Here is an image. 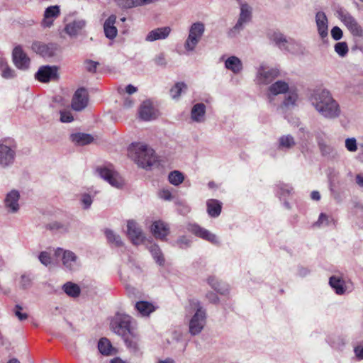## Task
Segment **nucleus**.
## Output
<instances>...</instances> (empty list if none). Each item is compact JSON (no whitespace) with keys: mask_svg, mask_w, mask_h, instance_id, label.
<instances>
[{"mask_svg":"<svg viewBox=\"0 0 363 363\" xmlns=\"http://www.w3.org/2000/svg\"><path fill=\"white\" fill-rule=\"evenodd\" d=\"M31 49L44 58H52L60 51V45L52 42L45 43L40 41H34L31 45Z\"/></svg>","mask_w":363,"mask_h":363,"instance_id":"9","label":"nucleus"},{"mask_svg":"<svg viewBox=\"0 0 363 363\" xmlns=\"http://www.w3.org/2000/svg\"><path fill=\"white\" fill-rule=\"evenodd\" d=\"M130 150L133 160L138 165L145 169H150L158 162L155 150L147 145L137 144Z\"/></svg>","mask_w":363,"mask_h":363,"instance_id":"3","label":"nucleus"},{"mask_svg":"<svg viewBox=\"0 0 363 363\" xmlns=\"http://www.w3.org/2000/svg\"><path fill=\"white\" fill-rule=\"evenodd\" d=\"M60 15V7L58 6H51L48 7L44 12V18L42 25L44 27H50L53 23L52 18H55Z\"/></svg>","mask_w":363,"mask_h":363,"instance_id":"27","label":"nucleus"},{"mask_svg":"<svg viewBox=\"0 0 363 363\" xmlns=\"http://www.w3.org/2000/svg\"><path fill=\"white\" fill-rule=\"evenodd\" d=\"M208 284L218 293L225 294L228 291V287L224 283L220 282L216 277H210Z\"/></svg>","mask_w":363,"mask_h":363,"instance_id":"39","label":"nucleus"},{"mask_svg":"<svg viewBox=\"0 0 363 363\" xmlns=\"http://www.w3.org/2000/svg\"><path fill=\"white\" fill-rule=\"evenodd\" d=\"M171 33V28L169 26L157 28L150 30L145 37L147 42H153L158 40L166 39Z\"/></svg>","mask_w":363,"mask_h":363,"instance_id":"23","label":"nucleus"},{"mask_svg":"<svg viewBox=\"0 0 363 363\" xmlns=\"http://www.w3.org/2000/svg\"><path fill=\"white\" fill-rule=\"evenodd\" d=\"M86 64V69L88 72L94 73L96 72L97 65H99V62H94L91 60H86L85 61Z\"/></svg>","mask_w":363,"mask_h":363,"instance_id":"55","label":"nucleus"},{"mask_svg":"<svg viewBox=\"0 0 363 363\" xmlns=\"http://www.w3.org/2000/svg\"><path fill=\"white\" fill-rule=\"evenodd\" d=\"M23 308L19 304L15 306L13 312L15 315L18 318L19 320H25L28 318V314L26 313H21Z\"/></svg>","mask_w":363,"mask_h":363,"instance_id":"53","label":"nucleus"},{"mask_svg":"<svg viewBox=\"0 0 363 363\" xmlns=\"http://www.w3.org/2000/svg\"><path fill=\"white\" fill-rule=\"evenodd\" d=\"M92 201V199L89 194H85L82 196V203L84 205V209H88L91 206Z\"/></svg>","mask_w":363,"mask_h":363,"instance_id":"59","label":"nucleus"},{"mask_svg":"<svg viewBox=\"0 0 363 363\" xmlns=\"http://www.w3.org/2000/svg\"><path fill=\"white\" fill-rule=\"evenodd\" d=\"M140 118L145 121L156 118V111L150 100L143 101L139 108Z\"/></svg>","mask_w":363,"mask_h":363,"instance_id":"20","label":"nucleus"},{"mask_svg":"<svg viewBox=\"0 0 363 363\" xmlns=\"http://www.w3.org/2000/svg\"><path fill=\"white\" fill-rule=\"evenodd\" d=\"M39 261L45 266H48L52 262L50 253L46 251L41 252L38 255Z\"/></svg>","mask_w":363,"mask_h":363,"instance_id":"50","label":"nucleus"},{"mask_svg":"<svg viewBox=\"0 0 363 363\" xmlns=\"http://www.w3.org/2000/svg\"><path fill=\"white\" fill-rule=\"evenodd\" d=\"M226 69L231 70L233 73L238 74L242 69L241 60L235 56L229 57L225 62Z\"/></svg>","mask_w":363,"mask_h":363,"instance_id":"34","label":"nucleus"},{"mask_svg":"<svg viewBox=\"0 0 363 363\" xmlns=\"http://www.w3.org/2000/svg\"><path fill=\"white\" fill-rule=\"evenodd\" d=\"M191 240L184 235L178 238L174 244V245L182 250L187 249L191 246Z\"/></svg>","mask_w":363,"mask_h":363,"instance_id":"48","label":"nucleus"},{"mask_svg":"<svg viewBox=\"0 0 363 363\" xmlns=\"http://www.w3.org/2000/svg\"><path fill=\"white\" fill-rule=\"evenodd\" d=\"M160 197L165 201H171L172 199V195L169 190L163 189L160 193Z\"/></svg>","mask_w":363,"mask_h":363,"instance_id":"61","label":"nucleus"},{"mask_svg":"<svg viewBox=\"0 0 363 363\" xmlns=\"http://www.w3.org/2000/svg\"><path fill=\"white\" fill-rule=\"evenodd\" d=\"M105 235L109 243L115 245L116 247L123 246V242L119 235L116 234L111 229L105 230Z\"/></svg>","mask_w":363,"mask_h":363,"instance_id":"41","label":"nucleus"},{"mask_svg":"<svg viewBox=\"0 0 363 363\" xmlns=\"http://www.w3.org/2000/svg\"><path fill=\"white\" fill-rule=\"evenodd\" d=\"M279 70L277 68L266 69L264 66H260L257 74V81L259 84H269L275 78L279 77Z\"/></svg>","mask_w":363,"mask_h":363,"instance_id":"16","label":"nucleus"},{"mask_svg":"<svg viewBox=\"0 0 363 363\" xmlns=\"http://www.w3.org/2000/svg\"><path fill=\"white\" fill-rule=\"evenodd\" d=\"M207 211L210 216L218 217L221 212L222 203L216 199H210L206 203Z\"/></svg>","mask_w":363,"mask_h":363,"instance_id":"35","label":"nucleus"},{"mask_svg":"<svg viewBox=\"0 0 363 363\" xmlns=\"http://www.w3.org/2000/svg\"><path fill=\"white\" fill-rule=\"evenodd\" d=\"M252 17V9L247 3L240 4V13L235 25L229 30V38L236 37L245 28V25L251 21Z\"/></svg>","mask_w":363,"mask_h":363,"instance_id":"6","label":"nucleus"},{"mask_svg":"<svg viewBox=\"0 0 363 363\" xmlns=\"http://www.w3.org/2000/svg\"><path fill=\"white\" fill-rule=\"evenodd\" d=\"M135 307L143 316H148L155 310V306L148 301H138Z\"/></svg>","mask_w":363,"mask_h":363,"instance_id":"37","label":"nucleus"},{"mask_svg":"<svg viewBox=\"0 0 363 363\" xmlns=\"http://www.w3.org/2000/svg\"><path fill=\"white\" fill-rule=\"evenodd\" d=\"M345 147L350 152H355L357 150V140L354 138H350L345 140Z\"/></svg>","mask_w":363,"mask_h":363,"instance_id":"51","label":"nucleus"},{"mask_svg":"<svg viewBox=\"0 0 363 363\" xmlns=\"http://www.w3.org/2000/svg\"><path fill=\"white\" fill-rule=\"evenodd\" d=\"M46 229L51 231H57L62 233H68L70 225L69 223H62L60 221H52L45 225Z\"/></svg>","mask_w":363,"mask_h":363,"instance_id":"36","label":"nucleus"},{"mask_svg":"<svg viewBox=\"0 0 363 363\" xmlns=\"http://www.w3.org/2000/svg\"><path fill=\"white\" fill-rule=\"evenodd\" d=\"M148 250L155 262L160 266H164L165 263V259L159 245L155 243L151 244L148 247Z\"/></svg>","mask_w":363,"mask_h":363,"instance_id":"33","label":"nucleus"},{"mask_svg":"<svg viewBox=\"0 0 363 363\" xmlns=\"http://www.w3.org/2000/svg\"><path fill=\"white\" fill-rule=\"evenodd\" d=\"M131 319L128 315L117 313L111 321V328L113 333L122 337L128 348L136 350L138 347L133 340Z\"/></svg>","mask_w":363,"mask_h":363,"instance_id":"2","label":"nucleus"},{"mask_svg":"<svg viewBox=\"0 0 363 363\" xmlns=\"http://www.w3.org/2000/svg\"><path fill=\"white\" fill-rule=\"evenodd\" d=\"M298 99V94L294 91H289L287 96L282 102L281 108L283 110H288L293 108L296 105V101Z\"/></svg>","mask_w":363,"mask_h":363,"instance_id":"40","label":"nucleus"},{"mask_svg":"<svg viewBox=\"0 0 363 363\" xmlns=\"http://www.w3.org/2000/svg\"><path fill=\"white\" fill-rule=\"evenodd\" d=\"M86 25V22L84 19L74 20L65 26V31L69 37L76 38Z\"/></svg>","mask_w":363,"mask_h":363,"instance_id":"22","label":"nucleus"},{"mask_svg":"<svg viewBox=\"0 0 363 363\" xmlns=\"http://www.w3.org/2000/svg\"><path fill=\"white\" fill-rule=\"evenodd\" d=\"M189 231H190L194 235L204 239L206 236V233H207L208 230L201 227L198 224H190L188 227Z\"/></svg>","mask_w":363,"mask_h":363,"instance_id":"44","label":"nucleus"},{"mask_svg":"<svg viewBox=\"0 0 363 363\" xmlns=\"http://www.w3.org/2000/svg\"><path fill=\"white\" fill-rule=\"evenodd\" d=\"M32 279L26 274H23L21 277L20 285L22 289H28L31 286Z\"/></svg>","mask_w":363,"mask_h":363,"instance_id":"54","label":"nucleus"},{"mask_svg":"<svg viewBox=\"0 0 363 363\" xmlns=\"http://www.w3.org/2000/svg\"><path fill=\"white\" fill-rule=\"evenodd\" d=\"M289 86L288 83L284 81L278 80L274 83L272 84L267 89V97L271 102L273 100V97L281 94H286L289 91Z\"/></svg>","mask_w":363,"mask_h":363,"instance_id":"19","label":"nucleus"},{"mask_svg":"<svg viewBox=\"0 0 363 363\" xmlns=\"http://www.w3.org/2000/svg\"><path fill=\"white\" fill-rule=\"evenodd\" d=\"M190 306L196 310L194 315L189 321V333L192 335L199 334L203 330L206 318V310L203 308L199 301L192 299L189 301Z\"/></svg>","mask_w":363,"mask_h":363,"instance_id":"5","label":"nucleus"},{"mask_svg":"<svg viewBox=\"0 0 363 363\" xmlns=\"http://www.w3.org/2000/svg\"><path fill=\"white\" fill-rule=\"evenodd\" d=\"M284 51L294 55H303L306 52V48L299 41L289 38Z\"/></svg>","mask_w":363,"mask_h":363,"instance_id":"28","label":"nucleus"},{"mask_svg":"<svg viewBox=\"0 0 363 363\" xmlns=\"http://www.w3.org/2000/svg\"><path fill=\"white\" fill-rule=\"evenodd\" d=\"M116 16L113 14L108 16L104 23V30L105 36L110 39H114L118 33V30L115 26Z\"/></svg>","mask_w":363,"mask_h":363,"instance_id":"24","label":"nucleus"},{"mask_svg":"<svg viewBox=\"0 0 363 363\" xmlns=\"http://www.w3.org/2000/svg\"><path fill=\"white\" fill-rule=\"evenodd\" d=\"M64 292L72 298H77L80 295L81 289L80 287L77 284L71 281L65 283L62 286Z\"/></svg>","mask_w":363,"mask_h":363,"instance_id":"38","label":"nucleus"},{"mask_svg":"<svg viewBox=\"0 0 363 363\" xmlns=\"http://www.w3.org/2000/svg\"><path fill=\"white\" fill-rule=\"evenodd\" d=\"M315 21L318 35L323 43L328 40V19L325 12L319 11L315 13Z\"/></svg>","mask_w":363,"mask_h":363,"instance_id":"13","label":"nucleus"},{"mask_svg":"<svg viewBox=\"0 0 363 363\" xmlns=\"http://www.w3.org/2000/svg\"><path fill=\"white\" fill-rule=\"evenodd\" d=\"M127 235L135 245L141 244L145 240L142 229L133 220H130L127 223Z\"/></svg>","mask_w":363,"mask_h":363,"instance_id":"14","label":"nucleus"},{"mask_svg":"<svg viewBox=\"0 0 363 363\" xmlns=\"http://www.w3.org/2000/svg\"><path fill=\"white\" fill-rule=\"evenodd\" d=\"M151 232L158 239L164 240L169 233V228L167 223L162 220H156L151 225Z\"/></svg>","mask_w":363,"mask_h":363,"instance_id":"21","label":"nucleus"},{"mask_svg":"<svg viewBox=\"0 0 363 363\" xmlns=\"http://www.w3.org/2000/svg\"><path fill=\"white\" fill-rule=\"evenodd\" d=\"M55 255L57 257L62 255V260L63 265L69 270L72 271L75 269L77 266V255L70 250H64L61 248H57L55 250Z\"/></svg>","mask_w":363,"mask_h":363,"instance_id":"17","label":"nucleus"},{"mask_svg":"<svg viewBox=\"0 0 363 363\" xmlns=\"http://www.w3.org/2000/svg\"><path fill=\"white\" fill-rule=\"evenodd\" d=\"M334 50L340 57H345L349 51L348 45L346 42H339L335 43Z\"/></svg>","mask_w":363,"mask_h":363,"instance_id":"46","label":"nucleus"},{"mask_svg":"<svg viewBox=\"0 0 363 363\" xmlns=\"http://www.w3.org/2000/svg\"><path fill=\"white\" fill-rule=\"evenodd\" d=\"M310 101L315 109L327 119H335L340 115L338 103L326 89L314 90L310 96Z\"/></svg>","mask_w":363,"mask_h":363,"instance_id":"1","label":"nucleus"},{"mask_svg":"<svg viewBox=\"0 0 363 363\" xmlns=\"http://www.w3.org/2000/svg\"><path fill=\"white\" fill-rule=\"evenodd\" d=\"M96 172L101 178L106 181L112 186L119 189L123 185V180L119 174L113 169L111 164L98 167Z\"/></svg>","mask_w":363,"mask_h":363,"instance_id":"10","label":"nucleus"},{"mask_svg":"<svg viewBox=\"0 0 363 363\" xmlns=\"http://www.w3.org/2000/svg\"><path fill=\"white\" fill-rule=\"evenodd\" d=\"M331 37L335 40H340L343 37V32L338 26H334L330 31Z\"/></svg>","mask_w":363,"mask_h":363,"instance_id":"52","label":"nucleus"},{"mask_svg":"<svg viewBox=\"0 0 363 363\" xmlns=\"http://www.w3.org/2000/svg\"><path fill=\"white\" fill-rule=\"evenodd\" d=\"M89 102L88 91L84 87L77 89L72 99L71 106L76 111H81L84 109Z\"/></svg>","mask_w":363,"mask_h":363,"instance_id":"12","label":"nucleus"},{"mask_svg":"<svg viewBox=\"0 0 363 363\" xmlns=\"http://www.w3.org/2000/svg\"><path fill=\"white\" fill-rule=\"evenodd\" d=\"M168 179L172 184L178 186L184 180V176L181 172L174 170L169 173Z\"/></svg>","mask_w":363,"mask_h":363,"instance_id":"43","label":"nucleus"},{"mask_svg":"<svg viewBox=\"0 0 363 363\" xmlns=\"http://www.w3.org/2000/svg\"><path fill=\"white\" fill-rule=\"evenodd\" d=\"M318 145L322 156L328 158V160H335L338 157V153L336 149L327 144L323 139L318 140Z\"/></svg>","mask_w":363,"mask_h":363,"instance_id":"26","label":"nucleus"},{"mask_svg":"<svg viewBox=\"0 0 363 363\" xmlns=\"http://www.w3.org/2000/svg\"><path fill=\"white\" fill-rule=\"evenodd\" d=\"M1 75L4 79H11L16 77V72L7 65L1 71Z\"/></svg>","mask_w":363,"mask_h":363,"instance_id":"49","label":"nucleus"},{"mask_svg":"<svg viewBox=\"0 0 363 363\" xmlns=\"http://www.w3.org/2000/svg\"><path fill=\"white\" fill-rule=\"evenodd\" d=\"M323 224L325 225L329 224V218L326 214L321 213L319 216L318 220L315 222V225L320 226Z\"/></svg>","mask_w":363,"mask_h":363,"instance_id":"56","label":"nucleus"},{"mask_svg":"<svg viewBox=\"0 0 363 363\" xmlns=\"http://www.w3.org/2000/svg\"><path fill=\"white\" fill-rule=\"evenodd\" d=\"M329 284L337 295H342L346 291L345 281L341 277L336 276L330 277Z\"/></svg>","mask_w":363,"mask_h":363,"instance_id":"31","label":"nucleus"},{"mask_svg":"<svg viewBox=\"0 0 363 363\" xmlns=\"http://www.w3.org/2000/svg\"><path fill=\"white\" fill-rule=\"evenodd\" d=\"M296 145L294 138L291 135H284L279 137L277 143V149L281 151H287Z\"/></svg>","mask_w":363,"mask_h":363,"instance_id":"30","label":"nucleus"},{"mask_svg":"<svg viewBox=\"0 0 363 363\" xmlns=\"http://www.w3.org/2000/svg\"><path fill=\"white\" fill-rule=\"evenodd\" d=\"M355 355L359 359H363V346L357 345L354 348Z\"/></svg>","mask_w":363,"mask_h":363,"instance_id":"63","label":"nucleus"},{"mask_svg":"<svg viewBox=\"0 0 363 363\" xmlns=\"http://www.w3.org/2000/svg\"><path fill=\"white\" fill-rule=\"evenodd\" d=\"M310 271L303 267H298V275L301 277H304L309 274Z\"/></svg>","mask_w":363,"mask_h":363,"instance_id":"64","label":"nucleus"},{"mask_svg":"<svg viewBox=\"0 0 363 363\" xmlns=\"http://www.w3.org/2000/svg\"><path fill=\"white\" fill-rule=\"evenodd\" d=\"M155 63L158 66L165 67L167 61L165 60L164 54L160 53L157 55L154 59Z\"/></svg>","mask_w":363,"mask_h":363,"instance_id":"57","label":"nucleus"},{"mask_svg":"<svg viewBox=\"0 0 363 363\" xmlns=\"http://www.w3.org/2000/svg\"><path fill=\"white\" fill-rule=\"evenodd\" d=\"M267 38L271 43L284 51L287 44L288 38L283 33L279 31L269 32L267 33Z\"/></svg>","mask_w":363,"mask_h":363,"instance_id":"25","label":"nucleus"},{"mask_svg":"<svg viewBox=\"0 0 363 363\" xmlns=\"http://www.w3.org/2000/svg\"><path fill=\"white\" fill-rule=\"evenodd\" d=\"M186 84L184 82H177L170 89V94L172 99H178L182 93L183 89H186Z\"/></svg>","mask_w":363,"mask_h":363,"instance_id":"47","label":"nucleus"},{"mask_svg":"<svg viewBox=\"0 0 363 363\" xmlns=\"http://www.w3.org/2000/svg\"><path fill=\"white\" fill-rule=\"evenodd\" d=\"M20 199V194L17 190H11L9 192L5 197L4 204L8 211L11 213H15L19 210L18 201Z\"/></svg>","mask_w":363,"mask_h":363,"instance_id":"18","label":"nucleus"},{"mask_svg":"<svg viewBox=\"0 0 363 363\" xmlns=\"http://www.w3.org/2000/svg\"><path fill=\"white\" fill-rule=\"evenodd\" d=\"M206 105L203 103L194 104L191 111V118L193 121L201 123L204 121L206 114Z\"/></svg>","mask_w":363,"mask_h":363,"instance_id":"29","label":"nucleus"},{"mask_svg":"<svg viewBox=\"0 0 363 363\" xmlns=\"http://www.w3.org/2000/svg\"><path fill=\"white\" fill-rule=\"evenodd\" d=\"M35 78L43 83L57 81L59 79L58 67L55 65L41 66L35 74Z\"/></svg>","mask_w":363,"mask_h":363,"instance_id":"11","label":"nucleus"},{"mask_svg":"<svg viewBox=\"0 0 363 363\" xmlns=\"http://www.w3.org/2000/svg\"><path fill=\"white\" fill-rule=\"evenodd\" d=\"M98 349L102 354L108 355L111 354L112 345L107 338L102 337L99 341Z\"/></svg>","mask_w":363,"mask_h":363,"instance_id":"42","label":"nucleus"},{"mask_svg":"<svg viewBox=\"0 0 363 363\" xmlns=\"http://www.w3.org/2000/svg\"><path fill=\"white\" fill-rule=\"evenodd\" d=\"M13 62L16 67L20 69H27L30 65V58L27 54L23 50L21 45L14 48L12 52Z\"/></svg>","mask_w":363,"mask_h":363,"instance_id":"15","label":"nucleus"},{"mask_svg":"<svg viewBox=\"0 0 363 363\" xmlns=\"http://www.w3.org/2000/svg\"><path fill=\"white\" fill-rule=\"evenodd\" d=\"M70 138L72 141L78 145H86L90 144L94 140L91 135L84 133H73Z\"/></svg>","mask_w":363,"mask_h":363,"instance_id":"32","label":"nucleus"},{"mask_svg":"<svg viewBox=\"0 0 363 363\" xmlns=\"http://www.w3.org/2000/svg\"><path fill=\"white\" fill-rule=\"evenodd\" d=\"M205 31V25L202 22H196L191 24L189 35L184 43V48L187 51L194 50Z\"/></svg>","mask_w":363,"mask_h":363,"instance_id":"8","label":"nucleus"},{"mask_svg":"<svg viewBox=\"0 0 363 363\" xmlns=\"http://www.w3.org/2000/svg\"><path fill=\"white\" fill-rule=\"evenodd\" d=\"M203 240H207L214 245L219 243L217 236L215 234L211 233L209 230L206 233V236Z\"/></svg>","mask_w":363,"mask_h":363,"instance_id":"58","label":"nucleus"},{"mask_svg":"<svg viewBox=\"0 0 363 363\" xmlns=\"http://www.w3.org/2000/svg\"><path fill=\"white\" fill-rule=\"evenodd\" d=\"M17 143L12 138H4L0 140V167L7 168L15 161Z\"/></svg>","mask_w":363,"mask_h":363,"instance_id":"4","label":"nucleus"},{"mask_svg":"<svg viewBox=\"0 0 363 363\" xmlns=\"http://www.w3.org/2000/svg\"><path fill=\"white\" fill-rule=\"evenodd\" d=\"M206 298L209 300L211 303H217L219 301V298L218 296L213 292H208L206 294Z\"/></svg>","mask_w":363,"mask_h":363,"instance_id":"62","label":"nucleus"},{"mask_svg":"<svg viewBox=\"0 0 363 363\" xmlns=\"http://www.w3.org/2000/svg\"><path fill=\"white\" fill-rule=\"evenodd\" d=\"M74 120L73 116L69 113L61 112L60 113V121L62 123H69Z\"/></svg>","mask_w":363,"mask_h":363,"instance_id":"60","label":"nucleus"},{"mask_svg":"<svg viewBox=\"0 0 363 363\" xmlns=\"http://www.w3.org/2000/svg\"><path fill=\"white\" fill-rule=\"evenodd\" d=\"M277 194L280 197H286L291 193L293 188L289 186L288 184L284 183H279L277 185Z\"/></svg>","mask_w":363,"mask_h":363,"instance_id":"45","label":"nucleus"},{"mask_svg":"<svg viewBox=\"0 0 363 363\" xmlns=\"http://www.w3.org/2000/svg\"><path fill=\"white\" fill-rule=\"evenodd\" d=\"M337 18L350 31L351 34L356 37L363 35V29L357 20L347 10L340 8L337 10Z\"/></svg>","mask_w":363,"mask_h":363,"instance_id":"7","label":"nucleus"}]
</instances>
